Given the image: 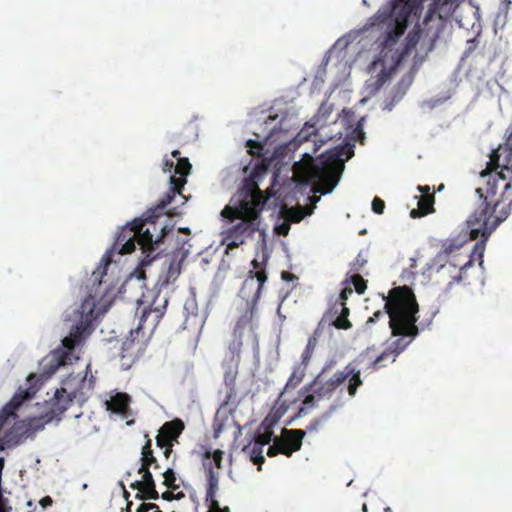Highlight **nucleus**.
<instances>
[{
	"mask_svg": "<svg viewBox=\"0 0 512 512\" xmlns=\"http://www.w3.org/2000/svg\"><path fill=\"white\" fill-rule=\"evenodd\" d=\"M165 208H159L158 203L154 208H150L143 217L134 219L131 223L122 227L116 236L112 248L107 251L101 259L104 263L102 271L98 269L92 274L94 284H101L99 277L106 274V267L113 261L115 253L125 255L133 252L136 248V242L142 251L140 260L141 267L150 265L160 255V245L169 232L159 218L164 215Z\"/></svg>",
	"mask_w": 512,
	"mask_h": 512,
	"instance_id": "nucleus-1",
	"label": "nucleus"
},
{
	"mask_svg": "<svg viewBox=\"0 0 512 512\" xmlns=\"http://www.w3.org/2000/svg\"><path fill=\"white\" fill-rule=\"evenodd\" d=\"M512 135L490 155L487 167L480 173L481 186L476 189L479 201L484 203L476 215H485L492 207H499V216L491 221L494 228L504 222L512 210Z\"/></svg>",
	"mask_w": 512,
	"mask_h": 512,
	"instance_id": "nucleus-2",
	"label": "nucleus"
},
{
	"mask_svg": "<svg viewBox=\"0 0 512 512\" xmlns=\"http://www.w3.org/2000/svg\"><path fill=\"white\" fill-rule=\"evenodd\" d=\"M256 176H258V172L254 171L244 180L237 202L227 205L221 212V215L230 221L240 220L222 232L221 243L226 245V254L243 245L256 232L259 231L264 235V230L260 229V216L269 196H265L259 188Z\"/></svg>",
	"mask_w": 512,
	"mask_h": 512,
	"instance_id": "nucleus-3",
	"label": "nucleus"
},
{
	"mask_svg": "<svg viewBox=\"0 0 512 512\" xmlns=\"http://www.w3.org/2000/svg\"><path fill=\"white\" fill-rule=\"evenodd\" d=\"M85 378L69 377L63 381V386L57 389L54 396L45 401L39 416L29 418L27 421L16 424L6 435V443L9 446H16L44 429L45 425L53 420H60L63 413L72 403L82 405L86 401L83 386Z\"/></svg>",
	"mask_w": 512,
	"mask_h": 512,
	"instance_id": "nucleus-4",
	"label": "nucleus"
},
{
	"mask_svg": "<svg viewBox=\"0 0 512 512\" xmlns=\"http://www.w3.org/2000/svg\"><path fill=\"white\" fill-rule=\"evenodd\" d=\"M344 152L345 148L339 147L317 158L307 156L302 162L295 163V173L302 181L313 183L317 192L330 193L338 184L344 170Z\"/></svg>",
	"mask_w": 512,
	"mask_h": 512,
	"instance_id": "nucleus-5",
	"label": "nucleus"
},
{
	"mask_svg": "<svg viewBox=\"0 0 512 512\" xmlns=\"http://www.w3.org/2000/svg\"><path fill=\"white\" fill-rule=\"evenodd\" d=\"M383 299L392 334L414 338L419 332L416 326L418 303L412 289L408 286L394 287Z\"/></svg>",
	"mask_w": 512,
	"mask_h": 512,
	"instance_id": "nucleus-6",
	"label": "nucleus"
},
{
	"mask_svg": "<svg viewBox=\"0 0 512 512\" xmlns=\"http://www.w3.org/2000/svg\"><path fill=\"white\" fill-rule=\"evenodd\" d=\"M364 355H360L355 361L348 363L343 370L335 372L330 378H326L328 367H324L322 371L315 377L313 382L306 386V392H312L305 396L302 403L306 408H313L317 401L329 399L333 393L348 379V394L351 397L356 395L357 389L363 384L361 379V370L358 364L364 360Z\"/></svg>",
	"mask_w": 512,
	"mask_h": 512,
	"instance_id": "nucleus-7",
	"label": "nucleus"
},
{
	"mask_svg": "<svg viewBox=\"0 0 512 512\" xmlns=\"http://www.w3.org/2000/svg\"><path fill=\"white\" fill-rule=\"evenodd\" d=\"M96 301L92 295L87 296L81 306L74 311L75 318H79L77 323L71 327L70 333L62 340L63 349L54 352L57 363L53 366V371L58 367L71 364L78 357L74 355V349L79 345L83 338L90 333L92 321L94 319V309Z\"/></svg>",
	"mask_w": 512,
	"mask_h": 512,
	"instance_id": "nucleus-8",
	"label": "nucleus"
},
{
	"mask_svg": "<svg viewBox=\"0 0 512 512\" xmlns=\"http://www.w3.org/2000/svg\"><path fill=\"white\" fill-rule=\"evenodd\" d=\"M483 206L484 203L479 201L476 209L467 221L469 227H471L470 239L476 240L481 237V240L474 245L472 252L468 253V258L472 259V262L477 260L480 266L483 264L485 243L492 232L501 224L498 223L494 228L491 227V221L493 222L499 216V207H495V209L491 207L485 215H476L479 210H482Z\"/></svg>",
	"mask_w": 512,
	"mask_h": 512,
	"instance_id": "nucleus-9",
	"label": "nucleus"
},
{
	"mask_svg": "<svg viewBox=\"0 0 512 512\" xmlns=\"http://www.w3.org/2000/svg\"><path fill=\"white\" fill-rule=\"evenodd\" d=\"M269 259L267 252L262 253V260L253 259L251 265L253 270L248 272L239 291V296L246 301V304L257 305L261 298L262 290L267 281L266 266Z\"/></svg>",
	"mask_w": 512,
	"mask_h": 512,
	"instance_id": "nucleus-10",
	"label": "nucleus"
},
{
	"mask_svg": "<svg viewBox=\"0 0 512 512\" xmlns=\"http://www.w3.org/2000/svg\"><path fill=\"white\" fill-rule=\"evenodd\" d=\"M191 164L188 158H179L177 164L175 165V174L179 176H171L170 177V188L168 192L164 194V196L158 201L159 208H166L169 204L173 202L177 195H180L182 198V189L186 184V177L190 173Z\"/></svg>",
	"mask_w": 512,
	"mask_h": 512,
	"instance_id": "nucleus-11",
	"label": "nucleus"
},
{
	"mask_svg": "<svg viewBox=\"0 0 512 512\" xmlns=\"http://www.w3.org/2000/svg\"><path fill=\"white\" fill-rule=\"evenodd\" d=\"M138 473L142 474V481H135L131 483L132 489H137L138 493L136 498L140 500H157L160 496L156 490V483L150 471V468L142 467L138 469Z\"/></svg>",
	"mask_w": 512,
	"mask_h": 512,
	"instance_id": "nucleus-12",
	"label": "nucleus"
},
{
	"mask_svg": "<svg viewBox=\"0 0 512 512\" xmlns=\"http://www.w3.org/2000/svg\"><path fill=\"white\" fill-rule=\"evenodd\" d=\"M305 436V431L300 429L287 430L283 429L281 437H275L281 454L290 457L294 452L300 450L302 439Z\"/></svg>",
	"mask_w": 512,
	"mask_h": 512,
	"instance_id": "nucleus-13",
	"label": "nucleus"
},
{
	"mask_svg": "<svg viewBox=\"0 0 512 512\" xmlns=\"http://www.w3.org/2000/svg\"><path fill=\"white\" fill-rule=\"evenodd\" d=\"M410 344V341H406L403 338H399L391 343V345L384 350L377 358L371 361L369 367L372 371H376L385 366V361L395 362L397 356L405 350Z\"/></svg>",
	"mask_w": 512,
	"mask_h": 512,
	"instance_id": "nucleus-14",
	"label": "nucleus"
},
{
	"mask_svg": "<svg viewBox=\"0 0 512 512\" xmlns=\"http://www.w3.org/2000/svg\"><path fill=\"white\" fill-rule=\"evenodd\" d=\"M168 304V299L163 298L162 302L157 304V298L153 301V303L149 307H145L143 309L142 315L140 317L139 326L136 331L138 332L140 329L144 328V323L147 322L150 318V325L152 329H155L161 318L165 314L166 307Z\"/></svg>",
	"mask_w": 512,
	"mask_h": 512,
	"instance_id": "nucleus-15",
	"label": "nucleus"
},
{
	"mask_svg": "<svg viewBox=\"0 0 512 512\" xmlns=\"http://www.w3.org/2000/svg\"><path fill=\"white\" fill-rule=\"evenodd\" d=\"M239 362L229 361L224 373V384L226 387V395L222 402V406H227L235 402L237 396L236 378L238 375Z\"/></svg>",
	"mask_w": 512,
	"mask_h": 512,
	"instance_id": "nucleus-16",
	"label": "nucleus"
},
{
	"mask_svg": "<svg viewBox=\"0 0 512 512\" xmlns=\"http://www.w3.org/2000/svg\"><path fill=\"white\" fill-rule=\"evenodd\" d=\"M183 430L184 423L180 419L164 423L156 436V444L165 445V442L173 443L177 441Z\"/></svg>",
	"mask_w": 512,
	"mask_h": 512,
	"instance_id": "nucleus-17",
	"label": "nucleus"
},
{
	"mask_svg": "<svg viewBox=\"0 0 512 512\" xmlns=\"http://www.w3.org/2000/svg\"><path fill=\"white\" fill-rule=\"evenodd\" d=\"M220 490L219 486V475L205 478V504L208 507V511L222 512L223 507H220L219 501L217 500V494Z\"/></svg>",
	"mask_w": 512,
	"mask_h": 512,
	"instance_id": "nucleus-18",
	"label": "nucleus"
},
{
	"mask_svg": "<svg viewBox=\"0 0 512 512\" xmlns=\"http://www.w3.org/2000/svg\"><path fill=\"white\" fill-rule=\"evenodd\" d=\"M224 452L216 449L213 452L206 450L202 455V467L205 478L219 475V469L222 468Z\"/></svg>",
	"mask_w": 512,
	"mask_h": 512,
	"instance_id": "nucleus-19",
	"label": "nucleus"
},
{
	"mask_svg": "<svg viewBox=\"0 0 512 512\" xmlns=\"http://www.w3.org/2000/svg\"><path fill=\"white\" fill-rule=\"evenodd\" d=\"M327 313H330L327 322L332 324L335 328L347 330L352 327L348 319L350 310L346 307L345 302L335 304Z\"/></svg>",
	"mask_w": 512,
	"mask_h": 512,
	"instance_id": "nucleus-20",
	"label": "nucleus"
},
{
	"mask_svg": "<svg viewBox=\"0 0 512 512\" xmlns=\"http://www.w3.org/2000/svg\"><path fill=\"white\" fill-rule=\"evenodd\" d=\"M131 398L126 393H116L110 400L105 402L106 409L116 414L125 415L129 410Z\"/></svg>",
	"mask_w": 512,
	"mask_h": 512,
	"instance_id": "nucleus-21",
	"label": "nucleus"
},
{
	"mask_svg": "<svg viewBox=\"0 0 512 512\" xmlns=\"http://www.w3.org/2000/svg\"><path fill=\"white\" fill-rule=\"evenodd\" d=\"M421 37V30L418 26L414 27L406 36L405 44L401 51H397L395 63L399 64L410 52L415 49Z\"/></svg>",
	"mask_w": 512,
	"mask_h": 512,
	"instance_id": "nucleus-22",
	"label": "nucleus"
},
{
	"mask_svg": "<svg viewBox=\"0 0 512 512\" xmlns=\"http://www.w3.org/2000/svg\"><path fill=\"white\" fill-rule=\"evenodd\" d=\"M181 264L182 260L178 261L176 259H173L169 263L167 271L159 276L157 285L160 287H166L169 284L174 283L181 273Z\"/></svg>",
	"mask_w": 512,
	"mask_h": 512,
	"instance_id": "nucleus-23",
	"label": "nucleus"
},
{
	"mask_svg": "<svg viewBox=\"0 0 512 512\" xmlns=\"http://www.w3.org/2000/svg\"><path fill=\"white\" fill-rule=\"evenodd\" d=\"M463 243L456 239H447L442 243L440 256L468 258V252L462 250Z\"/></svg>",
	"mask_w": 512,
	"mask_h": 512,
	"instance_id": "nucleus-24",
	"label": "nucleus"
},
{
	"mask_svg": "<svg viewBox=\"0 0 512 512\" xmlns=\"http://www.w3.org/2000/svg\"><path fill=\"white\" fill-rule=\"evenodd\" d=\"M434 195H421L418 199V207L416 209H412L410 212V216L412 218H419L426 216L432 212H434Z\"/></svg>",
	"mask_w": 512,
	"mask_h": 512,
	"instance_id": "nucleus-25",
	"label": "nucleus"
},
{
	"mask_svg": "<svg viewBox=\"0 0 512 512\" xmlns=\"http://www.w3.org/2000/svg\"><path fill=\"white\" fill-rule=\"evenodd\" d=\"M275 423H276L275 418H272L271 416H267L260 425V429H263V432L258 433L255 436L254 442L263 447L268 445L272 440V436H273L272 427L274 426Z\"/></svg>",
	"mask_w": 512,
	"mask_h": 512,
	"instance_id": "nucleus-26",
	"label": "nucleus"
},
{
	"mask_svg": "<svg viewBox=\"0 0 512 512\" xmlns=\"http://www.w3.org/2000/svg\"><path fill=\"white\" fill-rule=\"evenodd\" d=\"M257 305L254 304H246L245 311L243 314L238 318L233 331L237 333L243 334L244 330L251 326L253 318L256 313Z\"/></svg>",
	"mask_w": 512,
	"mask_h": 512,
	"instance_id": "nucleus-27",
	"label": "nucleus"
},
{
	"mask_svg": "<svg viewBox=\"0 0 512 512\" xmlns=\"http://www.w3.org/2000/svg\"><path fill=\"white\" fill-rule=\"evenodd\" d=\"M145 437L147 438V441L141 451V466L146 468H150L152 466L154 469H159V462L153 454L152 441L148 438V435H145Z\"/></svg>",
	"mask_w": 512,
	"mask_h": 512,
	"instance_id": "nucleus-28",
	"label": "nucleus"
},
{
	"mask_svg": "<svg viewBox=\"0 0 512 512\" xmlns=\"http://www.w3.org/2000/svg\"><path fill=\"white\" fill-rule=\"evenodd\" d=\"M232 336H233V339L229 343V346H228V350L230 353L229 361L240 362V352H241V348L243 345V342H242L243 334L233 331Z\"/></svg>",
	"mask_w": 512,
	"mask_h": 512,
	"instance_id": "nucleus-29",
	"label": "nucleus"
},
{
	"mask_svg": "<svg viewBox=\"0 0 512 512\" xmlns=\"http://www.w3.org/2000/svg\"><path fill=\"white\" fill-rule=\"evenodd\" d=\"M263 448V446L253 442L252 444L246 446L243 451L248 453L250 460L260 467L265 462V458L263 456Z\"/></svg>",
	"mask_w": 512,
	"mask_h": 512,
	"instance_id": "nucleus-30",
	"label": "nucleus"
},
{
	"mask_svg": "<svg viewBox=\"0 0 512 512\" xmlns=\"http://www.w3.org/2000/svg\"><path fill=\"white\" fill-rule=\"evenodd\" d=\"M448 259L450 260L451 265L459 267L457 276L453 277L454 281L459 282L462 279V272L472 265V259L464 257H450Z\"/></svg>",
	"mask_w": 512,
	"mask_h": 512,
	"instance_id": "nucleus-31",
	"label": "nucleus"
},
{
	"mask_svg": "<svg viewBox=\"0 0 512 512\" xmlns=\"http://www.w3.org/2000/svg\"><path fill=\"white\" fill-rule=\"evenodd\" d=\"M388 77L389 73L385 69H382L380 73L377 75L376 79L373 80L371 83H368V88H370L371 92L378 91L387 81Z\"/></svg>",
	"mask_w": 512,
	"mask_h": 512,
	"instance_id": "nucleus-32",
	"label": "nucleus"
},
{
	"mask_svg": "<svg viewBox=\"0 0 512 512\" xmlns=\"http://www.w3.org/2000/svg\"><path fill=\"white\" fill-rule=\"evenodd\" d=\"M164 481L163 484L173 491H176L179 488V485L176 483V474L172 468H168L164 473Z\"/></svg>",
	"mask_w": 512,
	"mask_h": 512,
	"instance_id": "nucleus-33",
	"label": "nucleus"
},
{
	"mask_svg": "<svg viewBox=\"0 0 512 512\" xmlns=\"http://www.w3.org/2000/svg\"><path fill=\"white\" fill-rule=\"evenodd\" d=\"M304 216L305 213L301 207H292L286 210V218L291 222L298 223Z\"/></svg>",
	"mask_w": 512,
	"mask_h": 512,
	"instance_id": "nucleus-34",
	"label": "nucleus"
},
{
	"mask_svg": "<svg viewBox=\"0 0 512 512\" xmlns=\"http://www.w3.org/2000/svg\"><path fill=\"white\" fill-rule=\"evenodd\" d=\"M351 282L358 294H363L367 288L366 281L358 273L351 276Z\"/></svg>",
	"mask_w": 512,
	"mask_h": 512,
	"instance_id": "nucleus-35",
	"label": "nucleus"
},
{
	"mask_svg": "<svg viewBox=\"0 0 512 512\" xmlns=\"http://www.w3.org/2000/svg\"><path fill=\"white\" fill-rule=\"evenodd\" d=\"M315 347V338H309L307 345L302 353V363L306 365L309 362Z\"/></svg>",
	"mask_w": 512,
	"mask_h": 512,
	"instance_id": "nucleus-36",
	"label": "nucleus"
},
{
	"mask_svg": "<svg viewBox=\"0 0 512 512\" xmlns=\"http://www.w3.org/2000/svg\"><path fill=\"white\" fill-rule=\"evenodd\" d=\"M366 263L367 260L361 255V253H359L355 260L350 264V271L357 273L362 270Z\"/></svg>",
	"mask_w": 512,
	"mask_h": 512,
	"instance_id": "nucleus-37",
	"label": "nucleus"
},
{
	"mask_svg": "<svg viewBox=\"0 0 512 512\" xmlns=\"http://www.w3.org/2000/svg\"><path fill=\"white\" fill-rule=\"evenodd\" d=\"M329 315H330V313H325L323 315L322 319L318 323L317 328L314 330L313 334L309 337V338H315V344H317L318 338L322 334L324 324L328 321Z\"/></svg>",
	"mask_w": 512,
	"mask_h": 512,
	"instance_id": "nucleus-38",
	"label": "nucleus"
},
{
	"mask_svg": "<svg viewBox=\"0 0 512 512\" xmlns=\"http://www.w3.org/2000/svg\"><path fill=\"white\" fill-rule=\"evenodd\" d=\"M329 315H330V313H325L323 315L322 319L318 323L317 328L314 330L313 334L309 337V338H315V344H317L318 338L322 334L324 324L328 321Z\"/></svg>",
	"mask_w": 512,
	"mask_h": 512,
	"instance_id": "nucleus-39",
	"label": "nucleus"
},
{
	"mask_svg": "<svg viewBox=\"0 0 512 512\" xmlns=\"http://www.w3.org/2000/svg\"><path fill=\"white\" fill-rule=\"evenodd\" d=\"M384 209H385V202L379 198V197H374V199L372 200V210L374 213L376 214H383L384 212Z\"/></svg>",
	"mask_w": 512,
	"mask_h": 512,
	"instance_id": "nucleus-40",
	"label": "nucleus"
},
{
	"mask_svg": "<svg viewBox=\"0 0 512 512\" xmlns=\"http://www.w3.org/2000/svg\"><path fill=\"white\" fill-rule=\"evenodd\" d=\"M328 418V415L327 414H324L322 415L321 417L317 418V419H314L312 422H310V424L307 426V430L312 432V431H317L318 428L323 424V422H325Z\"/></svg>",
	"mask_w": 512,
	"mask_h": 512,
	"instance_id": "nucleus-41",
	"label": "nucleus"
},
{
	"mask_svg": "<svg viewBox=\"0 0 512 512\" xmlns=\"http://www.w3.org/2000/svg\"><path fill=\"white\" fill-rule=\"evenodd\" d=\"M247 147L249 148L248 152L252 155L260 154V151L263 149L262 144L254 140H248Z\"/></svg>",
	"mask_w": 512,
	"mask_h": 512,
	"instance_id": "nucleus-42",
	"label": "nucleus"
},
{
	"mask_svg": "<svg viewBox=\"0 0 512 512\" xmlns=\"http://www.w3.org/2000/svg\"><path fill=\"white\" fill-rule=\"evenodd\" d=\"M278 454H281L279 450V444H277L276 440L274 439L273 444L267 450V455L269 457H274Z\"/></svg>",
	"mask_w": 512,
	"mask_h": 512,
	"instance_id": "nucleus-43",
	"label": "nucleus"
},
{
	"mask_svg": "<svg viewBox=\"0 0 512 512\" xmlns=\"http://www.w3.org/2000/svg\"><path fill=\"white\" fill-rule=\"evenodd\" d=\"M154 509H157V505L155 503H142L138 506L137 512H149Z\"/></svg>",
	"mask_w": 512,
	"mask_h": 512,
	"instance_id": "nucleus-44",
	"label": "nucleus"
},
{
	"mask_svg": "<svg viewBox=\"0 0 512 512\" xmlns=\"http://www.w3.org/2000/svg\"><path fill=\"white\" fill-rule=\"evenodd\" d=\"M290 230V224L288 222H284L276 227V232L279 235L286 236Z\"/></svg>",
	"mask_w": 512,
	"mask_h": 512,
	"instance_id": "nucleus-45",
	"label": "nucleus"
},
{
	"mask_svg": "<svg viewBox=\"0 0 512 512\" xmlns=\"http://www.w3.org/2000/svg\"><path fill=\"white\" fill-rule=\"evenodd\" d=\"M157 446L164 449V456L168 459L172 453L173 443L165 442V445L157 444Z\"/></svg>",
	"mask_w": 512,
	"mask_h": 512,
	"instance_id": "nucleus-46",
	"label": "nucleus"
},
{
	"mask_svg": "<svg viewBox=\"0 0 512 512\" xmlns=\"http://www.w3.org/2000/svg\"><path fill=\"white\" fill-rule=\"evenodd\" d=\"M302 380V375L300 376H296V373L293 372V374L291 375V377L289 378L288 382H287V386H292V387H295L296 385H298Z\"/></svg>",
	"mask_w": 512,
	"mask_h": 512,
	"instance_id": "nucleus-47",
	"label": "nucleus"
},
{
	"mask_svg": "<svg viewBox=\"0 0 512 512\" xmlns=\"http://www.w3.org/2000/svg\"><path fill=\"white\" fill-rule=\"evenodd\" d=\"M175 169L173 160L164 159L162 169L164 172H171L172 169Z\"/></svg>",
	"mask_w": 512,
	"mask_h": 512,
	"instance_id": "nucleus-48",
	"label": "nucleus"
},
{
	"mask_svg": "<svg viewBox=\"0 0 512 512\" xmlns=\"http://www.w3.org/2000/svg\"><path fill=\"white\" fill-rule=\"evenodd\" d=\"M39 504L43 509H46L53 504V499L50 496H45L39 501Z\"/></svg>",
	"mask_w": 512,
	"mask_h": 512,
	"instance_id": "nucleus-49",
	"label": "nucleus"
},
{
	"mask_svg": "<svg viewBox=\"0 0 512 512\" xmlns=\"http://www.w3.org/2000/svg\"><path fill=\"white\" fill-rule=\"evenodd\" d=\"M353 293L352 288L346 287L344 288L340 293V300L341 302H345V300L348 298L349 295Z\"/></svg>",
	"mask_w": 512,
	"mask_h": 512,
	"instance_id": "nucleus-50",
	"label": "nucleus"
},
{
	"mask_svg": "<svg viewBox=\"0 0 512 512\" xmlns=\"http://www.w3.org/2000/svg\"><path fill=\"white\" fill-rule=\"evenodd\" d=\"M384 316V312L382 311H376L372 317H370L368 320H367V324H370V323H374L376 322L380 317Z\"/></svg>",
	"mask_w": 512,
	"mask_h": 512,
	"instance_id": "nucleus-51",
	"label": "nucleus"
},
{
	"mask_svg": "<svg viewBox=\"0 0 512 512\" xmlns=\"http://www.w3.org/2000/svg\"><path fill=\"white\" fill-rule=\"evenodd\" d=\"M161 498L166 501H172L174 500V492L172 491H165L161 494Z\"/></svg>",
	"mask_w": 512,
	"mask_h": 512,
	"instance_id": "nucleus-52",
	"label": "nucleus"
},
{
	"mask_svg": "<svg viewBox=\"0 0 512 512\" xmlns=\"http://www.w3.org/2000/svg\"><path fill=\"white\" fill-rule=\"evenodd\" d=\"M184 308L186 310H189V309H195L196 308V303H195V300L193 298L191 299H188L185 304H184Z\"/></svg>",
	"mask_w": 512,
	"mask_h": 512,
	"instance_id": "nucleus-53",
	"label": "nucleus"
},
{
	"mask_svg": "<svg viewBox=\"0 0 512 512\" xmlns=\"http://www.w3.org/2000/svg\"><path fill=\"white\" fill-rule=\"evenodd\" d=\"M418 190L422 193V195H428L430 193V187L428 185L418 186Z\"/></svg>",
	"mask_w": 512,
	"mask_h": 512,
	"instance_id": "nucleus-54",
	"label": "nucleus"
},
{
	"mask_svg": "<svg viewBox=\"0 0 512 512\" xmlns=\"http://www.w3.org/2000/svg\"><path fill=\"white\" fill-rule=\"evenodd\" d=\"M292 278H294V275L292 273L287 271L282 272V279L291 280Z\"/></svg>",
	"mask_w": 512,
	"mask_h": 512,
	"instance_id": "nucleus-55",
	"label": "nucleus"
},
{
	"mask_svg": "<svg viewBox=\"0 0 512 512\" xmlns=\"http://www.w3.org/2000/svg\"><path fill=\"white\" fill-rule=\"evenodd\" d=\"M184 497H185V494L182 491H180L178 493H174V500H180Z\"/></svg>",
	"mask_w": 512,
	"mask_h": 512,
	"instance_id": "nucleus-56",
	"label": "nucleus"
},
{
	"mask_svg": "<svg viewBox=\"0 0 512 512\" xmlns=\"http://www.w3.org/2000/svg\"><path fill=\"white\" fill-rule=\"evenodd\" d=\"M355 132H358L362 138H364V133L362 131V128H361V123L359 122L356 129H355Z\"/></svg>",
	"mask_w": 512,
	"mask_h": 512,
	"instance_id": "nucleus-57",
	"label": "nucleus"
},
{
	"mask_svg": "<svg viewBox=\"0 0 512 512\" xmlns=\"http://www.w3.org/2000/svg\"><path fill=\"white\" fill-rule=\"evenodd\" d=\"M172 157L175 158V159H179L181 158L180 157V151L179 150H174L172 153H171Z\"/></svg>",
	"mask_w": 512,
	"mask_h": 512,
	"instance_id": "nucleus-58",
	"label": "nucleus"
},
{
	"mask_svg": "<svg viewBox=\"0 0 512 512\" xmlns=\"http://www.w3.org/2000/svg\"><path fill=\"white\" fill-rule=\"evenodd\" d=\"M34 380H37V375H36V374H30V375L28 376V378H27V381H28L29 383H32V381H34Z\"/></svg>",
	"mask_w": 512,
	"mask_h": 512,
	"instance_id": "nucleus-59",
	"label": "nucleus"
},
{
	"mask_svg": "<svg viewBox=\"0 0 512 512\" xmlns=\"http://www.w3.org/2000/svg\"><path fill=\"white\" fill-rule=\"evenodd\" d=\"M121 485H122L123 490H124V492H123V496H124V498H125L126 500H128V498H129L130 494H129V492L125 489V487H124V485H123L122 483H121Z\"/></svg>",
	"mask_w": 512,
	"mask_h": 512,
	"instance_id": "nucleus-60",
	"label": "nucleus"
},
{
	"mask_svg": "<svg viewBox=\"0 0 512 512\" xmlns=\"http://www.w3.org/2000/svg\"><path fill=\"white\" fill-rule=\"evenodd\" d=\"M352 155H353V150H352V148L350 147V148H348V150H347V159H349Z\"/></svg>",
	"mask_w": 512,
	"mask_h": 512,
	"instance_id": "nucleus-61",
	"label": "nucleus"
},
{
	"mask_svg": "<svg viewBox=\"0 0 512 512\" xmlns=\"http://www.w3.org/2000/svg\"><path fill=\"white\" fill-rule=\"evenodd\" d=\"M26 505H27V507H29V508H33V509H35V505H34L33 501H31V500H29V501L27 502V504H26Z\"/></svg>",
	"mask_w": 512,
	"mask_h": 512,
	"instance_id": "nucleus-62",
	"label": "nucleus"
},
{
	"mask_svg": "<svg viewBox=\"0 0 512 512\" xmlns=\"http://www.w3.org/2000/svg\"><path fill=\"white\" fill-rule=\"evenodd\" d=\"M131 505H132V503H131V502H128V504H127V508H126V511H127V512H130V511H131Z\"/></svg>",
	"mask_w": 512,
	"mask_h": 512,
	"instance_id": "nucleus-63",
	"label": "nucleus"
},
{
	"mask_svg": "<svg viewBox=\"0 0 512 512\" xmlns=\"http://www.w3.org/2000/svg\"><path fill=\"white\" fill-rule=\"evenodd\" d=\"M384 512H392L391 508L390 507H387L384 509Z\"/></svg>",
	"mask_w": 512,
	"mask_h": 512,
	"instance_id": "nucleus-64",
	"label": "nucleus"
}]
</instances>
